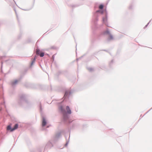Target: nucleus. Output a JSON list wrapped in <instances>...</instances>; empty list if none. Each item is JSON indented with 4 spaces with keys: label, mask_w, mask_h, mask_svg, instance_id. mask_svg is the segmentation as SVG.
I'll use <instances>...</instances> for the list:
<instances>
[{
    "label": "nucleus",
    "mask_w": 152,
    "mask_h": 152,
    "mask_svg": "<svg viewBox=\"0 0 152 152\" xmlns=\"http://www.w3.org/2000/svg\"><path fill=\"white\" fill-rule=\"evenodd\" d=\"M66 109L67 111V112L68 113L70 114L71 113V110H70V109L68 106H66Z\"/></svg>",
    "instance_id": "obj_1"
},
{
    "label": "nucleus",
    "mask_w": 152,
    "mask_h": 152,
    "mask_svg": "<svg viewBox=\"0 0 152 152\" xmlns=\"http://www.w3.org/2000/svg\"><path fill=\"white\" fill-rule=\"evenodd\" d=\"M107 19L106 17H105L103 18V21L104 23H106L107 21Z\"/></svg>",
    "instance_id": "obj_5"
},
{
    "label": "nucleus",
    "mask_w": 152,
    "mask_h": 152,
    "mask_svg": "<svg viewBox=\"0 0 152 152\" xmlns=\"http://www.w3.org/2000/svg\"><path fill=\"white\" fill-rule=\"evenodd\" d=\"M12 129L11 128V126L9 125L7 126V130H10V131L11 132V130Z\"/></svg>",
    "instance_id": "obj_7"
},
{
    "label": "nucleus",
    "mask_w": 152,
    "mask_h": 152,
    "mask_svg": "<svg viewBox=\"0 0 152 152\" xmlns=\"http://www.w3.org/2000/svg\"><path fill=\"white\" fill-rule=\"evenodd\" d=\"M68 92H66L65 93L64 96H67L68 95Z\"/></svg>",
    "instance_id": "obj_12"
},
{
    "label": "nucleus",
    "mask_w": 152,
    "mask_h": 152,
    "mask_svg": "<svg viewBox=\"0 0 152 152\" xmlns=\"http://www.w3.org/2000/svg\"><path fill=\"white\" fill-rule=\"evenodd\" d=\"M18 124H16L15 125L14 128H12V129L11 130V132H12V131H13L14 130L17 129L18 127Z\"/></svg>",
    "instance_id": "obj_2"
},
{
    "label": "nucleus",
    "mask_w": 152,
    "mask_h": 152,
    "mask_svg": "<svg viewBox=\"0 0 152 152\" xmlns=\"http://www.w3.org/2000/svg\"><path fill=\"white\" fill-rule=\"evenodd\" d=\"M18 82V80H15L14 81H13L12 82V85H14L16 84Z\"/></svg>",
    "instance_id": "obj_4"
},
{
    "label": "nucleus",
    "mask_w": 152,
    "mask_h": 152,
    "mask_svg": "<svg viewBox=\"0 0 152 152\" xmlns=\"http://www.w3.org/2000/svg\"><path fill=\"white\" fill-rule=\"evenodd\" d=\"M104 34H110V32L109 31H106L104 32Z\"/></svg>",
    "instance_id": "obj_9"
},
{
    "label": "nucleus",
    "mask_w": 152,
    "mask_h": 152,
    "mask_svg": "<svg viewBox=\"0 0 152 152\" xmlns=\"http://www.w3.org/2000/svg\"><path fill=\"white\" fill-rule=\"evenodd\" d=\"M103 7V5L102 4H101L99 5V8L100 9H102Z\"/></svg>",
    "instance_id": "obj_11"
},
{
    "label": "nucleus",
    "mask_w": 152,
    "mask_h": 152,
    "mask_svg": "<svg viewBox=\"0 0 152 152\" xmlns=\"http://www.w3.org/2000/svg\"><path fill=\"white\" fill-rule=\"evenodd\" d=\"M109 39H113V37L112 35H111L110 34H109Z\"/></svg>",
    "instance_id": "obj_10"
},
{
    "label": "nucleus",
    "mask_w": 152,
    "mask_h": 152,
    "mask_svg": "<svg viewBox=\"0 0 152 152\" xmlns=\"http://www.w3.org/2000/svg\"><path fill=\"white\" fill-rule=\"evenodd\" d=\"M39 55L40 57H42L44 55V53L43 52H40Z\"/></svg>",
    "instance_id": "obj_8"
},
{
    "label": "nucleus",
    "mask_w": 152,
    "mask_h": 152,
    "mask_svg": "<svg viewBox=\"0 0 152 152\" xmlns=\"http://www.w3.org/2000/svg\"><path fill=\"white\" fill-rule=\"evenodd\" d=\"M46 124V122L45 119L44 118L43 119L42 122V126H44Z\"/></svg>",
    "instance_id": "obj_3"
},
{
    "label": "nucleus",
    "mask_w": 152,
    "mask_h": 152,
    "mask_svg": "<svg viewBox=\"0 0 152 152\" xmlns=\"http://www.w3.org/2000/svg\"><path fill=\"white\" fill-rule=\"evenodd\" d=\"M40 53V50L39 49H37L36 50V53L37 54L39 55Z\"/></svg>",
    "instance_id": "obj_6"
}]
</instances>
